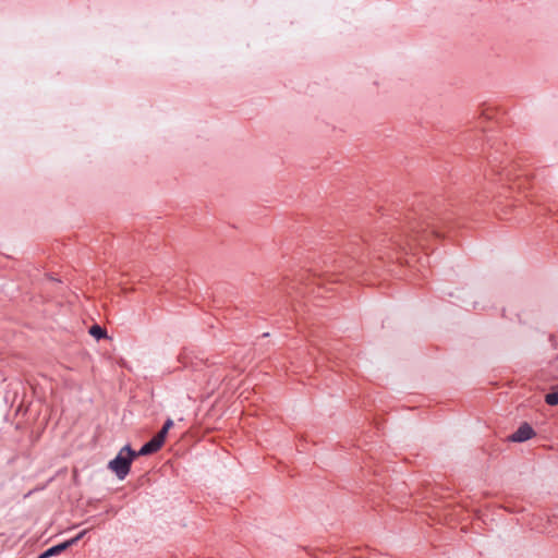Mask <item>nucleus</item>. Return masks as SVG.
<instances>
[{"label":"nucleus","instance_id":"obj_1","mask_svg":"<svg viewBox=\"0 0 558 558\" xmlns=\"http://www.w3.org/2000/svg\"><path fill=\"white\" fill-rule=\"evenodd\" d=\"M136 458L130 445L121 448L118 454L109 461L108 469L112 471L119 480H124L130 473L133 460Z\"/></svg>","mask_w":558,"mask_h":558},{"label":"nucleus","instance_id":"obj_2","mask_svg":"<svg viewBox=\"0 0 558 558\" xmlns=\"http://www.w3.org/2000/svg\"><path fill=\"white\" fill-rule=\"evenodd\" d=\"M534 436L535 432L533 427L529 423L524 422L519 426V428L513 434L508 436V440L511 442H524L526 440H530Z\"/></svg>","mask_w":558,"mask_h":558},{"label":"nucleus","instance_id":"obj_3","mask_svg":"<svg viewBox=\"0 0 558 558\" xmlns=\"http://www.w3.org/2000/svg\"><path fill=\"white\" fill-rule=\"evenodd\" d=\"M162 440L154 436L150 440L141 447V449L136 452V457L153 454L157 452L162 447Z\"/></svg>","mask_w":558,"mask_h":558},{"label":"nucleus","instance_id":"obj_4","mask_svg":"<svg viewBox=\"0 0 558 558\" xmlns=\"http://www.w3.org/2000/svg\"><path fill=\"white\" fill-rule=\"evenodd\" d=\"M64 550H66V547H65V544H63V542H62L60 544L49 547L48 549L43 551L37 558H50V557L60 555Z\"/></svg>","mask_w":558,"mask_h":558},{"label":"nucleus","instance_id":"obj_5","mask_svg":"<svg viewBox=\"0 0 558 558\" xmlns=\"http://www.w3.org/2000/svg\"><path fill=\"white\" fill-rule=\"evenodd\" d=\"M89 335L93 336L95 339L100 340L104 338H107V331L105 328L99 326L98 324L93 325L89 328Z\"/></svg>","mask_w":558,"mask_h":558},{"label":"nucleus","instance_id":"obj_6","mask_svg":"<svg viewBox=\"0 0 558 558\" xmlns=\"http://www.w3.org/2000/svg\"><path fill=\"white\" fill-rule=\"evenodd\" d=\"M545 402L548 405H556V404H558V386H553L550 388V392H548L545 396Z\"/></svg>","mask_w":558,"mask_h":558},{"label":"nucleus","instance_id":"obj_7","mask_svg":"<svg viewBox=\"0 0 558 558\" xmlns=\"http://www.w3.org/2000/svg\"><path fill=\"white\" fill-rule=\"evenodd\" d=\"M173 426V421L171 418H167L163 423L162 428L155 435L157 438L165 442L166 436L169 429Z\"/></svg>","mask_w":558,"mask_h":558},{"label":"nucleus","instance_id":"obj_8","mask_svg":"<svg viewBox=\"0 0 558 558\" xmlns=\"http://www.w3.org/2000/svg\"><path fill=\"white\" fill-rule=\"evenodd\" d=\"M87 532L88 530H83L74 537L64 541L63 544H65L66 549L70 548L71 546L76 545L86 535Z\"/></svg>","mask_w":558,"mask_h":558},{"label":"nucleus","instance_id":"obj_9","mask_svg":"<svg viewBox=\"0 0 558 558\" xmlns=\"http://www.w3.org/2000/svg\"><path fill=\"white\" fill-rule=\"evenodd\" d=\"M412 232L415 235V239L423 245V236L426 232V229H423L421 225H415L412 227Z\"/></svg>","mask_w":558,"mask_h":558},{"label":"nucleus","instance_id":"obj_10","mask_svg":"<svg viewBox=\"0 0 558 558\" xmlns=\"http://www.w3.org/2000/svg\"><path fill=\"white\" fill-rule=\"evenodd\" d=\"M424 225L426 226L427 229H430V234L432 235H435V236H439V231L437 229V226L435 225L434 221H429V220H424Z\"/></svg>","mask_w":558,"mask_h":558},{"label":"nucleus","instance_id":"obj_11","mask_svg":"<svg viewBox=\"0 0 558 558\" xmlns=\"http://www.w3.org/2000/svg\"><path fill=\"white\" fill-rule=\"evenodd\" d=\"M486 158H487V161H488L489 166L492 167L493 171H495V163L498 161V157H497L496 153L487 155Z\"/></svg>","mask_w":558,"mask_h":558},{"label":"nucleus","instance_id":"obj_12","mask_svg":"<svg viewBox=\"0 0 558 558\" xmlns=\"http://www.w3.org/2000/svg\"><path fill=\"white\" fill-rule=\"evenodd\" d=\"M502 171L505 172V175H506V177H509V175H510V171H509V170L504 169Z\"/></svg>","mask_w":558,"mask_h":558}]
</instances>
